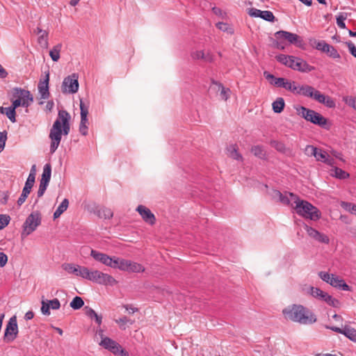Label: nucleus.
Masks as SVG:
<instances>
[{
    "instance_id": "nucleus-51",
    "label": "nucleus",
    "mask_w": 356,
    "mask_h": 356,
    "mask_svg": "<svg viewBox=\"0 0 356 356\" xmlns=\"http://www.w3.org/2000/svg\"><path fill=\"white\" fill-rule=\"evenodd\" d=\"M341 207L351 213L356 214V205L353 203L342 202Z\"/></svg>"
},
{
    "instance_id": "nucleus-47",
    "label": "nucleus",
    "mask_w": 356,
    "mask_h": 356,
    "mask_svg": "<svg viewBox=\"0 0 356 356\" xmlns=\"http://www.w3.org/2000/svg\"><path fill=\"white\" fill-rule=\"evenodd\" d=\"M347 18V13H341L337 17V24L341 29H345L346 24L344 21Z\"/></svg>"
},
{
    "instance_id": "nucleus-42",
    "label": "nucleus",
    "mask_w": 356,
    "mask_h": 356,
    "mask_svg": "<svg viewBox=\"0 0 356 356\" xmlns=\"http://www.w3.org/2000/svg\"><path fill=\"white\" fill-rule=\"evenodd\" d=\"M84 305L83 299L79 296L74 297L70 302V307L75 310L81 309Z\"/></svg>"
},
{
    "instance_id": "nucleus-15",
    "label": "nucleus",
    "mask_w": 356,
    "mask_h": 356,
    "mask_svg": "<svg viewBox=\"0 0 356 356\" xmlns=\"http://www.w3.org/2000/svg\"><path fill=\"white\" fill-rule=\"evenodd\" d=\"M304 229L308 236L312 239L321 243L329 244L330 238L327 235L307 225H305Z\"/></svg>"
},
{
    "instance_id": "nucleus-31",
    "label": "nucleus",
    "mask_w": 356,
    "mask_h": 356,
    "mask_svg": "<svg viewBox=\"0 0 356 356\" xmlns=\"http://www.w3.org/2000/svg\"><path fill=\"white\" fill-rule=\"evenodd\" d=\"M343 334L348 338L350 341L356 343V329L346 325L343 327Z\"/></svg>"
},
{
    "instance_id": "nucleus-52",
    "label": "nucleus",
    "mask_w": 356,
    "mask_h": 356,
    "mask_svg": "<svg viewBox=\"0 0 356 356\" xmlns=\"http://www.w3.org/2000/svg\"><path fill=\"white\" fill-rule=\"evenodd\" d=\"M30 193V191L23 188L22 193L17 202L18 206L20 207L22 204L24 203Z\"/></svg>"
},
{
    "instance_id": "nucleus-58",
    "label": "nucleus",
    "mask_w": 356,
    "mask_h": 356,
    "mask_svg": "<svg viewBox=\"0 0 356 356\" xmlns=\"http://www.w3.org/2000/svg\"><path fill=\"white\" fill-rule=\"evenodd\" d=\"M346 44L348 48L350 53L354 57L356 58V47H355V45L351 41L347 42Z\"/></svg>"
},
{
    "instance_id": "nucleus-23",
    "label": "nucleus",
    "mask_w": 356,
    "mask_h": 356,
    "mask_svg": "<svg viewBox=\"0 0 356 356\" xmlns=\"http://www.w3.org/2000/svg\"><path fill=\"white\" fill-rule=\"evenodd\" d=\"M315 158L316 161L325 163L329 165H334V161L327 152L322 149L318 148Z\"/></svg>"
},
{
    "instance_id": "nucleus-10",
    "label": "nucleus",
    "mask_w": 356,
    "mask_h": 356,
    "mask_svg": "<svg viewBox=\"0 0 356 356\" xmlns=\"http://www.w3.org/2000/svg\"><path fill=\"white\" fill-rule=\"evenodd\" d=\"M264 76L268 81H270V83L277 86L282 87L294 92L296 90V82H291L284 78H275L273 74H270L266 72L264 73Z\"/></svg>"
},
{
    "instance_id": "nucleus-35",
    "label": "nucleus",
    "mask_w": 356,
    "mask_h": 356,
    "mask_svg": "<svg viewBox=\"0 0 356 356\" xmlns=\"http://www.w3.org/2000/svg\"><path fill=\"white\" fill-rule=\"evenodd\" d=\"M284 100L282 97H278L272 104L273 110L276 113H280L284 110Z\"/></svg>"
},
{
    "instance_id": "nucleus-7",
    "label": "nucleus",
    "mask_w": 356,
    "mask_h": 356,
    "mask_svg": "<svg viewBox=\"0 0 356 356\" xmlns=\"http://www.w3.org/2000/svg\"><path fill=\"white\" fill-rule=\"evenodd\" d=\"M41 223V213L38 211H33L23 224L22 235L26 237L33 232Z\"/></svg>"
},
{
    "instance_id": "nucleus-38",
    "label": "nucleus",
    "mask_w": 356,
    "mask_h": 356,
    "mask_svg": "<svg viewBox=\"0 0 356 356\" xmlns=\"http://www.w3.org/2000/svg\"><path fill=\"white\" fill-rule=\"evenodd\" d=\"M97 215L101 218L111 219L113 216V212L109 208L102 207L97 210Z\"/></svg>"
},
{
    "instance_id": "nucleus-55",
    "label": "nucleus",
    "mask_w": 356,
    "mask_h": 356,
    "mask_svg": "<svg viewBox=\"0 0 356 356\" xmlns=\"http://www.w3.org/2000/svg\"><path fill=\"white\" fill-rule=\"evenodd\" d=\"M318 148L313 145H307L305 147V152L307 156H314L315 157Z\"/></svg>"
},
{
    "instance_id": "nucleus-57",
    "label": "nucleus",
    "mask_w": 356,
    "mask_h": 356,
    "mask_svg": "<svg viewBox=\"0 0 356 356\" xmlns=\"http://www.w3.org/2000/svg\"><path fill=\"white\" fill-rule=\"evenodd\" d=\"M261 11L262 10H260L259 9L252 8L249 9L248 14L251 17H260V15L261 14Z\"/></svg>"
},
{
    "instance_id": "nucleus-37",
    "label": "nucleus",
    "mask_w": 356,
    "mask_h": 356,
    "mask_svg": "<svg viewBox=\"0 0 356 356\" xmlns=\"http://www.w3.org/2000/svg\"><path fill=\"white\" fill-rule=\"evenodd\" d=\"M124 260L125 259L119 257H111V266H108V267L118 268L119 270H122Z\"/></svg>"
},
{
    "instance_id": "nucleus-6",
    "label": "nucleus",
    "mask_w": 356,
    "mask_h": 356,
    "mask_svg": "<svg viewBox=\"0 0 356 356\" xmlns=\"http://www.w3.org/2000/svg\"><path fill=\"white\" fill-rule=\"evenodd\" d=\"M296 111L298 115L315 124L323 126L327 123V120L315 111L307 108L304 106H298L296 108Z\"/></svg>"
},
{
    "instance_id": "nucleus-46",
    "label": "nucleus",
    "mask_w": 356,
    "mask_h": 356,
    "mask_svg": "<svg viewBox=\"0 0 356 356\" xmlns=\"http://www.w3.org/2000/svg\"><path fill=\"white\" fill-rule=\"evenodd\" d=\"M310 43L312 47H315L318 50H321L322 51H324L327 43L324 41H318L315 39L310 40Z\"/></svg>"
},
{
    "instance_id": "nucleus-18",
    "label": "nucleus",
    "mask_w": 356,
    "mask_h": 356,
    "mask_svg": "<svg viewBox=\"0 0 356 356\" xmlns=\"http://www.w3.org/2000/svg\"><path fill=\"white\" fill-rule=\"evenodd\" d=\"M136 211L139 213L143 220L150 225L155 224L156 218L154 213L143 205H139L136 208Z\"/></svg>"
},
{
    "instance_id": "nucleus-32",
    "label": "nucleus",
    "mask_w": 356,
    "mask_h": 356,
    "mask_svg": "<svg viewBox=\"0 0 356 356\" xmlns=\"http://www.w3.org/2000/svg\"><path fill=\"white\" fill-rule=\"evenodd\" d=\"M51 165H50V164H46L43 168V172L42 174L40 182L46 183V184H49V182L51 179Z\"/></svg>"
},
{
    "instance_id": "nucleus-28",
    "label": "nucleus",
    "mask_w": 356,
    "mask_h": 356,
    "mask_svg": "<svg viewBox=\"0 0 356 356\" xmlns=\"http://www.w3.org/2000/svg\"><path fill=\"white\" fill-rule=\"evenodd\" d=\"M228 156L237 160V161H243L242 155L238 152V147L236 145H232L227 147Z\"/></svg>"
},
{
    "instance_id": "nucleus-26",
    "label": "nucleus",
    "mask_w": 356,
    "mask_h": 356,
    "mask_svg": "<svg viewBox=\"0 0 356 356\" xmlns=\"http://www.w3.org/2000/svg\"><path fill=\"white\" fill-rule=\"evenodd\" d=\"M275 35L278 39H284L293 44L297 42L299 38L298 35L284 31H277Z\"/></svg>"
},
{
    "instance_id": "nucleus-59",
    "label": "nucleus",
    "mask_w": 356,
    "mask_h": 356,
    "mask_svg": "<svg viewBox=\"0 0 356 356\" xmlns=\"http://www.w3.org/2000/svg\"><path fill=\"white\" fill-rule=\"evenodd\" d=\"M47 186H48V184L42 183V182L40 183L39 189L38 191V197H41L43 195V194L44 193V191L47 189Z\"/></svg>"
},
{
    "instance_id": "nucleus-41",
    "label": "nucleus",
    "mask_w": 356,
    "mask_h": 356,
    "mask_svg": "<svg viewBox=\"0 0 356 356\" xmlns=\"http://www.w3.org/2000/svg\"><path fill=\"white\" fill-rule=\"evenodd\" d=\"M331 175L341 179H345L349 177L348 172L337 167L332 170Z\"/></svg>"
},
{
    "instance_id": "nucleus-25",
    "label": "nucleus",
    "mask_w": 356,
    "mask_h": 356,
    "mask_svg": "<svg viewBox=\"0 0 356 356\" xmlns=\"http://www.w3.org/2000/svg\"><path fill=\"white\" fill-rule=\"evenodd\" d=\"M191 56L195 60H203L206 62H212L213 60V55L207 51L205 53L203 50H197L191 54Z\"/></svg>"
},
{
    "instance_id": "nucleus-19",
    "label": "nucleus",
    "mask_w": 356,
    "mask_h": 356,
    "mask_svg": "<svg viewBox=\"0 0 356 356\" xmlns=\"http://www.w3.org/2000/svg\"><path fill=\"white\" fill-rule=\"evenodd\" d=\"M312 99H315L319 103L325 104L329 108H334L335 106V103L331 97L329 96H325L317 90H316L315 92L314 93Z\"/></svg>"
},
{
    "instance_id": "nucleus-14",
    "label": "nucleus",
    "mask_w": 356,
    "mask_h": 356,
    "mask_svg": "<svg viewBox=\"0 0 356 356\" xmlns=\"http://www.w3.org/2000/svg\"><path fill=\"white\" fill-rule=\"evenodd\" d=\"M289 67L294 70H298L300 72H311L313 70V67L307 64L306 61L304 60L291 56V59L289 63Z\"/></svg>"
},
{
    "instance_id": "nucleus-24",
    "label": "nucleus",
    "mask_w": 356,
    "mask_h": 356,
    "mask_svg": "<svg viewBox=\"0 0 356 356\" xmlns=\"http://www.w3.org/2000/svg\"><path fill=\"white\" fill-rule=\"evenodd\" d=\"M315 91L316 89L312 86L308 85L298 86L296 84V90L294 93L312 98Z\"/></svg>"
},
{
    "instance_id": "nucleus-12",
    "label": "nucleus",
    "mask_w": 356,
    "mask_h": 356,
    "mask_svg": "<svg viewBox=\"0 0 356 356\" xmlns=\"http://www.w3.org/2000/svg\"><path fill=\"white\" fill-rule=\"evenodd\" d=\"M62 92L63 93H75L79 89L78 76L72 74L65 77L61 86Z\"/></svg>"
},
{
    "instance_id": "nucleus-64",
    "label": "nucleus",
    "mask_w": 356,
    "mask_h": 356,
    "mask_svg": "<svg viewBox=\"0 0 356 356\" xmlns=\"http://www.w3.org/2000/svg\"><path fill=\"white\" fill-rule=\"evenodd\" d=\"M212 11L213 12L214 14H216V15H219V16H221L223 13L222 10L220 8H217V7L212 8Z\"/></svg>"
},
{
    "instance_id": "nucleus-13",
    "label": "nucleus",
    "mask_w": 356,
    "mask_h": 356,
    "mask_svg": "<svg viewBox=\"0 0 356 356\" xmlns=\"http://www.w3.org/2000/svg\"><path fill=\"white\" fill-rule=\"evenodd\" d=\"M62 268L67 273L79 276L83 279H86L88 273L87 267L70 263L63 264Z\"/></svg>"
},
{
    "instance_id": "nucleus-16",
    "label": "nucleus",
    "mask_w": 356,
    "mask_h": 356,
    "mask_svg": "<svg viewBox=\"0 0 356 356\" xmlns=\"http://www.w3.org/2000/svg\"><path fill=\"white\" fill-rule=\"evenodd\" d=\"M80 109H81V122L79 125V131L83 135L86 136L88 133V106H85L82 100L80 102Z\"/></svg>"
},
{
    "instance_id": "nucleus-60",
    "label": "nucleus",
    "mask_w": 356,
    "mask_h": 356,
    "mask_svg": "<svg viewBox=\"0 0 356 356\" xmlns=\"http://www.w3.org/2000/svg\"><path fill=\"white\" fill-rule=\"evenodd\" d=\"M8 262V257L7 255L0 252V268L3 267Z\"/></svg>"
},
{
    "instance_id": "nucleus-20",
    "label": "nucleus",
    "mask_w": 356,
    "mask_h": 356,
    "mask_svg": "<svg viewBox=\"0 0 356 356\" xmlns=\"http://www.w3.org/2000/svg\"><path fill=\"white\" fill-rule=\"evenodd\" d=\"M122 270L129 273H140L145 271V268L140 264L125 259Z\"/></svg>"
},
{
    "instance_id": "nucleus-50",
    "label": "nucleus",
    "mask_w": 356,
    "mask_h": 356,
    "mask_svg": "<svg viewBox=\"0 0 356 356\" xmlns=\"http://www.w3.org/2000/svg\"><path fill=\"white\" fill-rule=\"evenodd\" d=\"M10 218L8 215H0V230L6 227L10 222Z\"/></svg>"
},
{
    "instance_id": "nucleus-5",
    "label": "nucleus",
    "mask_w": 356,
    "mask_h": 356,
    "mask_svg": "<svg viewBox=\"0 0 356 356\" xmlns=\"http://www.w3.org/2000/svg\"><path fill=\"white\" fill-rule=\"evenodd\" d=\"M86 280L102 285L113 286L117 284V281L113 276L98 270H90L88 268Z\"/></svg>"
},
{
    "instance_id": "nucleus-1",
    "label": "nucleus",
    "mask_w": 356,
    "mask_h": 356,
    "mask_svg": "<svg viewBox=\"0 0 356 356\" xmlns=\"http://www.w3.org/2000/svg\"><path fill=\"white\" fill-rule=\"evenodd\" d=\"M273 198H278L284 204L291 205L296 213L312 220H318L321 218L320 211L306 200H300L296 195L289 193L283 195L278 191L273 192Z\"/></svg>"
},
{
    "instance_id": "nucleus-9",
    "label": "nucleus",
    "mask_w": 356,
    "mask_h": 356,
    "mask_svg": "<svg viewBox=\"0 0 356 356\" xmlns=\"http://www.w3.org/2000/svg\"><path fill=\"white\" fill-rule=\"evenodd\" d=\"M99 334L102 337V340L99 342L101 346L109 350L114 354H120L122 356H129L128 353L124 351L118 343L108 337H103L102 330H99Z\"/></svg>"
},
{
    "instance_id": "nucleus-45",
    "label": "nucleus",
    "mask_w": 356,
    "mask_h": 356,
    "mask_svg": "<svg viewBox=\"0 0 356 356\" xmlns=\"http://www.w3.org/2000/svg\"><path fill=\"white\" fill-rule=\"evenodd\" d=\"M216 27L218 29H220L224 32H227V33H229V34H233V33H234V30H233L232 27L227 23L218 22L216 24Z\"/></svg>"
},
{
    "instance_id": "nucleus-34",
    "label": "nucleus",
    "mask_w": 356,
    "mask_h": 356,
    "mask_svg": "<svg viewBox=\"0 0 356 356\" xmlns=\"http://www.w3.org/2000/svg\"><path fill=\"white\" fill-rule=\"evenodd\" d=\"M323 301L325 302L327 305L334 308H339L341 306V303L339 300L330 296L327 293L326 295H324Z\"/></svg>"
},
{
    "instance_id": "nucleus-56",
    "label": "nucleus",
    "mask_w": 356,
    "mask_h": 356,
    "mask_svg": "<svg viewBox=\"0 0 356 356\" xmlns=\"http://www.w3.org/2000/svg\"><path fill=\"white\" fill-rule=\"evenodd\" d=\"M290 59H291V56H286L284 54H281V55H279L277 56V60L287 67L289 66Z\"/></svg>"
},
{
    "instance_id": "nucleus-49",
    "label": "nucleus",
    "mask_w": 356,
    "mask_h": 356,
    "mask_svg": "<svg viewBox=\"0 0 356 356\" xmlns=\"http://www.w3.org/2000/svg\"><path fill=\"white\" fill-rule=\"evenodd\" d=\"M344 102L350 107L356 111V97L353 96H346L343 97Z\"/></svg>"
},
{
    "instance_id": "nucleus-27",
    "label": "nucleus",
    "mask_w": 356,
    "mask_h": 356,
    "mask_svg": "<svg viewBox=\"0 0 356 356\" xmlns=\"http://www.w3.org/2000/svg\"><path fill=\"white\" fill-rule=\"evenodd\" d=\"M85 314L91 319H94L98 325H101L102 322V316L98 315L94 309L90 307H86L84 308Z\"/></svg>"
},
{
    "instance_id": "nucleus-53",
    "label": "nucleus",
    "mask_w": 356,
    "mask_h": 356,
    "mask_svg": "<svg viewBox=\"0 0 356 356\" xmlns=\"http://www.w3.org/2000/svg\"><path fill=\"white\" fill-rule=\"evenodd\" d=\"M260 17L268 22H273L275 19V16L273 13L268 10L261 11Z\"/></svg>"
},
{
    "instance_id": "nucleus-62",
    "label": "nucleus",
    "mask_w": 356,
    "mask_h": 356,
    "mask_svg": "<svg viewBox=\"0 0 356 356\" xmlns=\"http://www.w3.org/2000/svg\"><path fill=\"white\" fill-rule=\"evenodd\" d=\"M7 136L6 132H0V144L3 145V148L5 146L6 140Z\"/></svg>"
},
{
    "instance_id": "nucleus-29",
    "label": "nucleus",
    "mask_w": 356,
    "mask_h": 356,
    "mask_svg": "<svg viewBox=\"0 0 356 356\" xmlns=\"http://www.w3.org/2000/svg\"><path fill=\"white\" fill-rule=\"evenodd\" d=\"M15 109L14 108V106H11L10 107L4 108L0 106V113L2 114H6L8 119L12 122H15L16 121L15 119Z\"/></svg>"
},
{
    "instance_id": "nucleus-21",
    "label": "nucleus",
    "mask_w": 356,
    "mask_h": 356,
    "mask_svg": "<svg viewBox=\"0 0 356 356\" xmlns=\"http://www.w3.org/2000/svg\"><path fill=\"white\" fill-rule=\"evenodd\" d=\"M49 72L46 74L45 79L42 81L40 80L38 83V90L40 94L41 98L46 99L49 96Z\"/></svg>"
},
{
    "instance_id": "nucleus-39",
    "label": "nucleus",
    "mask_w": 356,
    "mask_h": 356,
    "mask_svg": "<svg viewBox=\"0 0 356 356\" xmlns=\"http://www.w3.org/2000/svg\"><path fill=\"white\" fill-rule=\"evenodd\" d=\"M251 152L257 157L261 159H266V152L264 149L263 147L259 145H255L252 147L251 148Z\"/></svg>"
},
{
    "instance_id": "nucleus-33",
    "label": "nucleus",
    "mask_w": 356,
    "mask_h": 356,
    "mask_svg": "<svg viewBox=\"0 0 356 356\" xmlns=\"http://www.w3.org/2000/svg\"><path fill=\"white\" fill-rule=\"evenodd\" d=\"M115 322L118 325L119 327L123 330H124L127 327L134 323V321L129 319L127 316H122L118 319H115Z\"/></svg>"
},
{
    "instance_id": "nucleus-43",
    "label": "nucleus",
    "mask_w": 356,
    "mask_h": 356,
    "mask_svg": "<svg viewBox=\"0 0 356 356\" xmlns=\"http://www.w3.org/2000/svg\"><path fill=\"white\" fill-rule=\"evenodd\" d=\"M38 42L39 44L42 48H47L48 47V32H42V34L40 35L38 39Z\"/></svg>"
},
{
    "instance_id": "nucleus-22",
    "label": "nucleus",
    "mask_w": 356,
    "mask_h": 356,
    "mask_svg": "<svg viewBox=\"0 0 356 356\" xmlns=\"http://www.w3.org/2000/svg\"><path fill=\"white\" fill-rule=\"evenodd\" d=\"M90 256L96 261L101 262L106 266H111V257L106 254L95 250H90Z\"/></svg>"
},
{
    "instance_id": "nucleus-36",
    "label": "nucleus",
    "mask_w": 356,
    "mask_h": 356,
    "mask_svg": "<svg viewBox=\"0 0 356 356\" xmlns=\"http://www.w3.org/2000/svg\"><path fill=\"white\" fill-rule=\"evenodd\" d=\"M69 206V201L67 199H64L60 204L58 207L57 209L54 213V218H58L60 215L67 210Z\"/></svg>"
},
{
    "instance_id": "nucleus-11",
    "label": "nucleus",
    "mask_w": 356,
    "mask_h": 356,
    "mask_svg": "<svg viewBox=\"0 0 356 356\" xmlns=\"http://www.w3.org/2000/svg\"><path fill=\"white\" fill-rule=\"evenodd\" d=\"M18 334V326L16 316L11 317L6 325L4 332L3 340L6 343L14 341Z\"/></svg>"
},
{
    "instance_id": "nucleus-2",
    "label": "nucleus",
    "mask_w": 356,
    "mask_h": 356,
    "mask_svg": "<svg viewBox=\"0 0 356 356\" xmlns=\"http://www.w3.org/2000/svg\"><path fill=\"white\" fill-rule=\"evenodd\" d=\"M71 116L65 110L58 111V118L53 124L49 132L51 140L50 152L53 154L57 149L61 140L62 134L67 135L70 131Z\"/></svg>"
},
{
    "instance_id": "nucleus-54",
    "label": "nucleus",
    "mask_w": 356,
    "mask_h": 356,
    "mask_svg": "<svg viewBox=\"0 0 356 356\" xmlns=\"http://www.w3.org/2000/svg\"><path fill=\"white\" fill-rule=\"evenodd\" d=\"M219 90L220 91V98L226 101L229 96L230 90L228 88H225L222 86H220Z\"/></svg>"
},
{
    "instance_id": "nucleus-8",
    "label": "nucleus",
    "mask_w": 356,
    "mask_h": 356,
    "mask_svg": "<svg viewBox=\"0 0 356 356\" xmlns=\"http://www.w3.org/2000/svg\"><path fill=\"white\" fill-rule=\"evenodd\" d=\"M318 276L322 280L330 284L333 287L339 288L343 291H350V286L339 276L334 274H329L324 271L319 272Z\"/></svg>"
},
{
    "instance_id": "nucleus-30",
    "label": "nucleus",
    "mask_w": 356,
    "mask_h": 356,
    "mask_svg": "<svg viewBox=\"0 0 356 356\" xmlns=\"http://www.w3.org/2000/svg\"><path fill=\"white\" fill-rule=\"evenodd\" d=\"M305 290H307L308 293H309L313 297L318 298L319 300H323L324 298V295H326V292L321 290L318 288H315L313 286H308L307 288L305 289Z\"/></svg>"
},
{
    "instance_id": "nucleus-48",
    "label": "nucleus",
    "mask_w": 356,
    "mask_h": 356,
    "mask_svg": "<svg viewBox=\"0 0 356 356\" xmlns=\"http://www.w3.org/2000/svg\"><path fill=\"white\" fill-rule=\"evenodd\" d=\"M271 145L275 149H276L277 151L282 152V153H286L287 151V148L284 145V143L278 141H273L271 142Z\"/></svg>"
},
{
    "instance_id": "nucleus-4",
    "label": "nucleus",
    "mask_w": 356,
    "mask_h": 356,
    "mask_svg": "<svg viewBox=\"0 0 356 356\" xmlns=\"http://www.w3.org/2000/svg\"><path fill=\"white\" fill-rule=\"evenodd\" d=\"M14 108L19 106L28 107L33 102V97L29 90L22 88H15L11 99Z\"/></svg>"
},
{
    "instance_id": "nucleus-3",
    "label": "nucleus",
    "mask_w": 356,
    "mask_h": 356,
    "mask_svg": "<svg viewBox=\"0 0 356 356\" xmlns=\"http://www.w3.org/2000/svg\"><path fill=\"white\" fill-rule=\"evenodd\" d=\"M282 314L286 321L303 325L312 324L316 321L315 314L302 305H289L282 310Z\"/></svg>"
},
{
    "instance_id": "nucleus-44",
    "label": "nucleus",
    "mask_w": 356,
    "mask_h": 356,
    "mask_svg": "<svg viewBox=\"0 0 356 356\" xmlns=\"http://www.w3.org/2000/svg\"><path fill=\"white\" fill-rule=\"evenodd\" d=\"M323 52L327 53L330 57L334 58H339L340 57L339 54L337 51L331 45L327 44Z\"/></svg>"
},
{
    "instance_id": "nucleus-63",
    "label": "nucleus",
    "mask_w": 356,
    "mask_h": 356,
    "mask_svg": "<svg viewBox=\"0 0 356 356\" xmlns=\"http://www.w3.org/2000/svg\"><path fill=\"white\" fill-rule=\"evenodd\" d=\"M34 317V313L32 311H29L25 314L24 318L26 321L31 320Z\"/></svg>"
},
{
    "instance_id": "nucleus-61",
    "label": "nucleus",
    "mask_w": 356,
    "mask_h": 356,
    "mask_svg": "<svg viewBox=\"0 0 356 356\" xmlns=\"http://www.w3.org/2000/svg\"><path fill=\"white\" fill-rule=\"evenodd\" d=\"M124 307L129 314H134L138 311V309L137 307H135L131 305H124Z\"/></svg>"
},
{
    "instance_id": "nucleus-17",
    "label": "nucleus",
    "mask_w": 356,
    "mask_h": 356,
    "mask_svg": "<svg viewBox=\"0 0 356 356\" xmlns=\"http://www.w3.org/2000/svg\"><path fill=\"white\" fill-rule=\"evenodd\" d=\"M41 312L46 316L50 315V309L56 310L60 307V301L57 298L51 300L42 299L41 301Z\"/></svg>"
},
{
    "instance_id": "nucleus-40",
    "label": "nucleus",
    "mask_w": 356,
    "mask_h": 356,
    "mask_svg": "<svg viewBox=\"0 0 356 356\" xmlns=\"http://www.w3.org/2000/svg\"><path fill=\"white\" fill-rule=\"evenodd\" d=\"M62 44H58L57 45L54 46L52 49L49 51V56L52 60L54 62H56L60 58V53L61 51Z\"/></svg>"
}]
</instances>
